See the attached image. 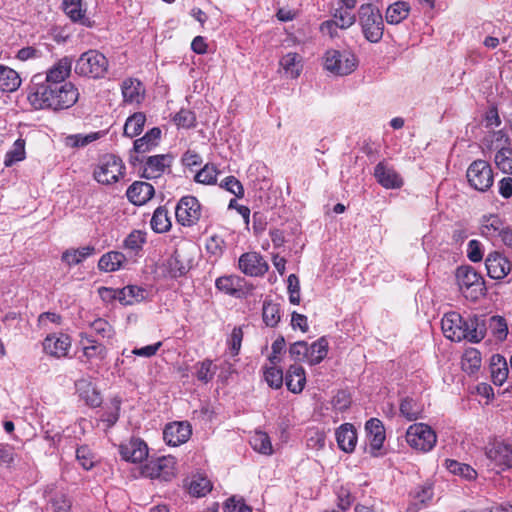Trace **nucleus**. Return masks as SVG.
I'll return each mask as SVG.
<instances>
[{
    "label": "nucleus",
    "instance_id": "nucleus-8",
    "mask_svg": "<svg viewBox=\"0 0 512 512\" xmlns=\"http://www.w3.org/2000/svg\"><path fill=\"white\" fill-rule=\"evenodd\" d=\"M195 250L193 244L178 247L164 264L167 274L172 278L184 276L192 268V254Z\"/></svg>",
    "mask_w": 512,
    "mask_h": 512
},
{
    "label": "nucleus",
    "instance_id": "nucleus-43",
    "mask_svg": "<svg viewBox=\"0 0 512 512\" xmlns=\"http://www.w3.org/2000/svg\"><path fill=\"white\" fill-rule=\"evenodd\" d=\"M446 468L454 475H459L466 480H474L477 477V472L471 466L460 463L456 460L447 459L445 461Z\"/></svg>",
    "mask_w": 512,
    "mask_h": 512
},
{
    "label": "nucleus",
    "instance_id": "nucleus-56",
    "mask_svg": "<svg viewBox=\"0 0 512 512\" xmlns=\"http://www.w3.org/2000/svg\"><path fill=\"white\" fill-rule=\"evenodd\" d=\"M325 433L319 429H310L307 432V447L314 450H320L325 446Z\"/></svg>",
    "mask_w": 512,
    "mask_h": 512
},
{
    "label": "nucleus",
    "instance_id": "nucleus-33",
    "mask_svg": "<svg viewBox=\"0 0 512 512\" xmlns=\"http://www.w3.org/2000/svg\"><path fill=\"white\" fill-rule=\"evenodd\" d=\"M490 373L495 385L501 386L506 381L509 374V368L506 359L502 355L495 354L491 357Z\"/></svg>",
    "mask_w": 512,
    "mask_h": 512
},
{
    "label": "nucleus",
    "instance_id": "nucleus-39",
    "mask_svg": "<svg viewBox=\"0 0 512 512\" xmlns=\"http://www.w3.org/2000/svg\"><path fill=\"white\" fill-rule=\"evenodd\" d=\"M160 137L161 130L158 127H154L149 130L143 137L135 140L134 150L137 153H145L157 145Z\"/></svg>",
    "mask_w": 512,
    "mask_h": 512
},
{
    "label": "nucleus",
    "instance_id": "nucleus-62",
    "mask_svg": "<svg viewBox=\"0 0 512 512\" xmlns=\"http://www.w3.org/2000/svg\"><path fill=\"white\" fill-rule=\"evenodd\" d=\"M53 512H69L72 506L71 500L64 494H57L50 500Z\"/></svg>",
    "mask_w": 512,
    "mask_h": 512
},
{
    "label": "nucleus",
    "instance_id": "nucleus-28",
    "mask_svg": "<svg viewBox=\"0 0 512 512\" xmlns=\"http://www.w3.org/2000/svg\"><path fill=\"white\" fill-rule=\"evenodd\" d=\"M483 144L490 151H504L511 147V139L505 129L489 132L484 140Z\"/></svg>",
    "mask_w": 512,
    "mask_h": 512
},
{
    "label": "nucleus",
    "instance_id": "nucleus-2",
    "mask_svg": "<svg viewBox=\"0 0 512 512\" xmlns=\"http://www.w3.org/2000/svg\"><path fill=\"white\" fill-rule=\"evenodd\" d=\"M441 327L445 337L455 342L468 340L476 343L485 336V330L480 327L476 317L463 319L457 312L446 313L442 318Z\"/></svg>",
    "mask_w": 512,
    "mask_h": 512
},
{
    "label": "nucleus",
    "instance_id": "nucleus-59",
    "mask_svg": "<svg viewBox=\"0 0 512 512\" xmlns=\"http://www.w3.org/2000/svg\"><path fill=\"white\" fill-rule=\"evenodd\" d=\"M220 187L234 194L238 198H242L244 196L243 185L234 176H228L222 180Z\"/></svg>",
    "mask_w": 512,
    "mask_h": 512
},
{
    "label": "nucleus",
    "instance_id": "nucleus-53",
    "mask_svg": "<svg viewBox=\"0 0 512 512\" xmlns=\"http://www.w3.org/2000/svg\"><path fill=\"white\" fill-rule=\"evenodd\" d=\"M219 171L213 164H206L196 175L195 181L201 184L211 185L217 181Z\"/></svg>",
    "mask_w": 512,
    "mask_h": 512
},
{
    "label": "nucleus",
    "instance_id": "nucleus-17",
    "mask_svg": "<svg viewBox=\"0 0 512 512\" xmlns=\"http://www.w3.org/2000/svg\"><path fill=\"white\" fill-rule=\"evenodd\" d=\"M485 267L490 278L502 280L511 272L512 264L503 253L492 251L485 259Z\"/></svg>",
    "mask_w": 512,
    "mask_h": 512
},
{
    "label": "nucleus",
    "instance_id": "nucleus-52",
    "mask_svg": "<svg viewBox=\"0 0 512 512\" xmlns=\"http://www.w3.org/2000/svg\"><path fill=\"white\" fill-rule=\"evenodd\" d=\"M89 327L102 339H111L114 336L113 327L103 318H97L90 322Z\"/></svg>",
    "mask_w": 512,
    "mask_h": 512
},
{
    "label": "nucleus",
    "instance_id": "nucleus-6",
    "mask_svg": "<svg viewBox=\"0 0 512 512\" xmlns=\"http://www.w3.org/2000/svg\"><path fill=\"white\" fill-rule=\"evenodd\" d=\"M408 445L420 452L431 451L437 443L435 431L425 423H414L410 425L405 435Z\"/></svg>",
    "mask_w": 512,
    "mask_h": 512
},
{
    "label": "nucleus",
    "instance_id": "nucleus-22",
    "mask_svg": "<svg viewBox=\"0 0 512 512\" xmlns=\"http://www.w3.org/2000/svg\"><path fill=\"white\" fill-rule=\"evenodd\" d=\"M119 452L125 461L133 463L142 462L148 456L146 443L139 438H132L119 447Z\"/></svg>",
    "mask_w": 512,
    "mask_h": 512
},
{
    "label": "nucleus",
    "instance_id": "nucleus-7",
    "mask_svg": "<svg viewBox=\"0 0 512 512\" xmlns=\"http://www.w3.org/2000/svg\"><path fill=\"white\" fill-rule=\"evenodd\" d=\"M466 177L469 185L479 192L488 191L494 183L492 167L482 159H477L469 165Z\"/></svg>",
    "mask_w": 512,
    "mask_h": 512
},
{
    "label": "nucleus",
    "instance_id": "nucleus-50",
    "mask_svg": "<svg viewBox=\"0 0 512 512\" xmlns=\"http://www.w3.org/2000/svg\"><path fill=\"white\" fill-rule=\"evenodd\" d=\"M196 377L203 383L211 381L216 373V366L209 359H205L202 362L196 364Z\"/></svg>",
    "mask_w": 512,
    "mask_h": 512
},
{
    "label": "nucleus",
    "instance_id": "nucleus-58",
    "mask_svg": "<svg viewBox=\"0 0 512 512\" xmlns=\"http://www.w3.org/2000/svg\"><path fill=\"white\" fill-rule=\"evenodd\" d=\"M289 355L294 361H305L308 363V344L305 341H298L290 345Z\"/></svg>",
    "mask_w": 512,
    "mask_h": 512
},
{
    "label": "nucleus",
    "instance_id": "nucleus-64",
    "mask_svg": "<svg viewBox=\"0 0 512 512\" xmlns=\"http://www.w3.org/2000/svg\"><path fill=\"white\" fill-rule=\"evenodd\" d=\"M243 339V332L240 327H235L230 335L228 340L229 348L232 355H237L241 348V343Z\"/></svg>",
    "mask_w": 512,
    "mask_h": 512
},
{
    "label": "nucleus",
    "instance_id": "nucleus-47",
    "mask_svg": "<svg viewBox=\"0 0 512 512\" xmlns=\"http://www.w3.org/2000/svg\"><path fill=\"white\" fill-rule=\"evenodd\" d=\"M462 369L472 374L477 371L481 366V355L480 352L474 348L465 351L462 357Z\"/></svg>",
    "mask_w": 512,
    "mask_h": 512
},
{
    "label": "nucleus",
    "instance_id": "nucleus-46",
    "mask_svg": "<svg viewBox=\"0 0 512 512\" xmlns=\"http://www.w3.org/2000/svg\"><path fill=\"white\" fill-rule=\"evenodd\" d=\"M250 444L255 451L261 454L271 455L273 453L270 437L265 432L256 431L251 437Z\"/></svg>",
    "mask_w": 512,
    "mask_h": 512
},
{
    "label": "nucleus",
    "instance_id": "nucleus-35",
    "mask_svg": "<svg viewBox=\"0 0 512 512\" xmlns=\"http://www.w3.org/2000/svg\"><path fill=\"white\" fill-rule=\"evenodd\" d=\"M21 84V79L18 73L5 66H0V91L1 92H14Z\"/></svg>",
    "mask_w": 512,
    "mask_h": 512
},
{
    "label": "nucleus",
    "instance_id": "nucleus-55",
    "mask_svg": "<svg viewBox=\"0 0 512 512\" xmlns=\"http://www.w3.org/2000/svg\"><path fill=\"white\" fill-rule=\"evenodd\" d=\"M173 120L178 127L189 129L195 126L196 116L194 112L188 109H181Z\"/></svg>",
    "mask_w": 512,
    "mask_h": 512
},
{
    "label": "nucleus",
    "instance_id": "nucleus-48",
    "mask_svg": "<svg viewBox=\"0 0 512 512\" xmlns=\"http://www.w3.org/2000/svg\"><path fill=\"white\" fill-rule=\"evenodd\" d=\"M63 9L72 21L85 22V15L81 8V0H63Z\"/></svg>",
    "mask_w": 512,
    "mask_h": 512
},
{
    "label": "nucleus",
    "instance_id": "nucleus-41",
    "mask_svg": "<svg viewBox=\"0 0 512 512\" xmlns=\"http://www.w3.org/2000/svg\"><path fill=\"white\" fill-rule=\"evenodd\" d=\"M146 117L143 113L137 112L127 118L124 125V135L133 138L139 135L144 127Z\"/></svg>",
    "mask_w": 512,
    "mask_h": 512
},
{
    "label": "nucleus",
    "instance_id": "nucleus-49",
    "mask_svg": "<svg viewBox=\"0 0 512 512\" xmlns=\"http://www.w3.org/2000/svg\"><path fill=\"white\" fill-rule=\"evenodd\" d=\"M146 242V233L142 230L132 231L124 241L125 249L137 254L142 249L143 244Z\"/></svg>",
    "mask_w": 512,
    "mask_h": 512
},
{
    "label": "nucleus",
    "instance_id": "nucleus-63",
    "mask_svg": "<svg viewBox=\"0 0 512 512\" xmlns=\"http://www.w3.org/2000/svg\"><path fill=\"white\" fill-rule=\"evenodd\" d=\"M482 245L478 240H470L467 245V256L470 261L476 263L483 258Z\"/></svg>",
    "mask_w": 512,
    "mask_h": 512
},
{
    "label": "nucleus",
    "instance_id": "nucleus-37",
    "mask_svg": "<svg viewBox=\"0 0 512 512\" xmlns=\"http://www.w3.org/2000/svg\"><path fill=\"white\" fill-rule=\"evenodd\" d=\"M119 294L120 303L123 305H134L147 297V291L135 285H128L120 289Z\"/></svg>",
    "mask_w": 512,
    "mask_h": 512
},
{
    "label": "nucleus",
    "instance_id": "nucleus-3",
    "mask_svg": "<svg viewBox=\"0 0 512 512\" xmlns=\"http://www.w3.org/2000/svg\"><path fill=\"white\" fill-rule=\"evenodd\" d=\"M456 280L459 290L470 301L475 302L486 294L484 278L471 266L458 267Z\"/></svg>",
    "mask_w": 512,
    "mask_h": 512
},
{
    "label": "nucleus",
    "instance_id": "nucleus-42",
    "mask_svg": "<svg viewBox=\"0 0 512 512\" xmlns=\"http://www.w3.org/2000/svg\"><path fill=\"white\" fill-rule=\"evenodd\" d=\"M352 10L340 5L332 12V19L340 29L346 30L356 22V16L352 13Z\"/></svg>",
    "mask_w": 512,
    "mask_h": 512
},
{
    "label": "nucleus",
    "instance_id": "nucleus-38",
    "mask_svg": "<svg viewBox=\"0 0 512 512\" xmlns=\"http://www.w3.org/2000/svg\"><path fill=\"white\" fill-rule=\"evenodd\" d=\"M400 413L408 421H415L422 417L423 405L413 398L406 397L400 403Z\"/></svg>",
    "mask_w": 512,
    "mask_h": 512
},
{
    "label": "nucleus",
    "instance_id": "nucleus-30",
    "mask_svg": "<svg viewBox=\"0 0 512 512\" xmlns=\"http://www.w3.org/2000/svg\"><path fill=\"white\" fill-rule=\"evenodd\" d=\"M122 96L125 103L139 104L144 98V88L136 79H126L121 85Z\"/></svg>",
    "mask_w": 512,
    "mask_h": 512
},
{
    "label": "nucleus",
    "instance_id": "nucleus-51",
    "mask_svg": "<svg viewBox=\"0 0 512 512\" xmlns=\"http://www.w3.org/2000/svg\"><path fill=\"white\" fill-rule=\"evenodd\" d=\"M494 163L502 173L512 175V148L495 153Z\"/></svg>",
    "mask_w": 512,
    "mask_h": 512
},
{
    "label": "nucleus",
    "instance_id": "nucleus-45",
    "mask_svg": "<svg viewBox=\"0 0 512 512\" xmlns=\"http://www.w3.org/2000/svg\"><path fill=\"white\" fill-rule=\"evenodd\" d=\"M25 140L22 138L17 139L12 145L11 149L6 153L4 159L5 167H11L15 163L25 159Z\"/></svg>",
    "mask_w": 512,
    "mask_h": 512
},
{
    "label": "nucleus",
    "instance_id": "nucleus-19",
    "mask_svg": "<svg viewBox=\"0 0 512 512\" xmlns=\"http://www.w3.org/2000/svg\"><path fill=\"white\" fill-rule=\"evenodd\" d=\"M191 434L192 428L188 422H172L165 426L163 438L169 446L176 447L187 442Z\"/></svg>",
    "mask_w": 512,
    "mask_h": 512
},
{
    "label": "nucleus",
    "instance_id": "nucleus-26",
    "mask_svg": "<svg viewBox=\"0 0 512 512\" xmlns=\"http://www.w3.org/2000/svg\"><path fill=\"white\" fill-rule=\"evenodd\" d=\"M336 441L338 447L346 452L351 453L354 451L357 443V433L354 426L350 423L342 424L336 430Z\"/></svg>",
    "mask_w": 512,
    "mask_h": 512
},
{
    "label": "nucleus",
    "instance_id": "nucleus-23",
    "mask_svg": "<svg viewBox=\"0 0 512 512\" xmlns=\"http://www.w3.org/2000/svg\"><path fill=\"white\" fill-rule=\"evenodd\" d=\"M374 176L379 184L386 189H398L403 185L401 176L384 163H378L374 170Z\"/></svg>",
    "mask_w": 512,
    "mask_h": 512
},
{
    "label": "nucleus",
    "instance_id": "nucleus-20",
    "mask_svg": "<svg viewBox=\"0 0 512 512\" xmlns=\"http://www.w3.org/2000/svg\"><path fill=\"white\" fill-rule=\"evenodd\" d=\"M240 270L252 277L262 276L268 271V264L263 257L256 252H248L239 258Z\"/></svg>",
    "mask_w": 512,
    "mask_h": 512
},
{
    "label": "nucleus",
    "instance_id": "nucleus-13",
    "mask_svg": "<svg viewBox=\"0 0 512 512\" xmlns=\"http://www.w3.org/2000/svg\"><path fill=\"white\" fill-rule=\"evenodd\" d=\"M487 458L494 464L493 469L500 471L512 468V446L495 440L486 447Z\"/></svg>",
    "mask_w": 512,
    "mask_h": 512
},
{
    "label": "nucleus",
    "instance_id": "nucleus-11",
    "mask_svg": "<svg viewBox=\"0 0 512 512\" xmlns=\"http://www.w3.org/2000/svg\"><path fill=\"white\" fill-rule=\"evenodd\" d=\"M175 458L163 456L147 462L141 469L143 476L160 481H171L175 475Z\"/></svg>",
    "mask_w": 512,
    "mask_h": 512
},
{
    "label": "nucleus",
    "instance_id": "nucleus-61",
    "mask_svg": "<svg viewBox=\"0 0 512 512\" xmlns=\"http://www.w3.org/2000/svg\"><path fill=\"white\" fill-rule=\"evenodd\" d=\"M76 459L85 470L94 466V456L87 446H81L76 450Z\"/></svg>",
    "mask_w": 512,
    "mask_h": 512
},
{
    "label": "nucleus",
    "instance_id": "nucleus-40",
    "mask_svg": "<svg viewBox=\"0 0 512 512\" xmlns=\"http://www.w3.org/2000/svg\"><path fill=\"white\" fill-rule=\"evenodd\" d=\"M328 353V341L325 337L319 338L308 346V363L310 365L319 364Z\"/></svg>",
    "mask_w": 512,
    "mask_h": 512
},
{
    "label": "nucleus",
    "instance_id": "nucleus-27",
    "mask_svg": "<svg viewBox=\"0 0 512 512\" xmlns=\"http://www.w3.org/2000/svg\"><path fill=\"white\" fill-rule=\"evenodd\" d=\"M79 397L91 407H99L102 397L95 385L87 379H80L75 384Z\"/></svg>",
    "mask_w": 512,
    "mask_h": 512
},
{
    "label": "nucleus",
    "instance_id": "nucleus-10",
    "mask_svg": "<svg viewBox=\"0 0 512 512\" xmlns=\"http://www.w3.org/2000/svg\"><path fill=\"white\" fill-rule=\"evenodd\" d=\"M357 66L356 56L349 51L328 50L324 56V68L338 76L352 73Z\"/></svg>",
    "mask_w": 512,
    "mask_h": 512
},
{
    "label": "nucleus",
    "instance_id": "nucleus-1",
    "mask_svg": "<svg viewBox=\"0 0 512 512\" xmlns=\"http://www.w3.org/2000/svg\"><path fill=\"white\" fill-rule=\"evenodd\" d=\"M78 98V89L71 82L52 86H37L28 96L34 108L53 110L67 109L73 106Z\"/></svg>",
    "mask_w": 512,
    "mask_h": 512
},
{
    "label": "nucleus",
    "instance_id": "nucleus-4",
    "mask_svg": "<svg viewBox=\"0 0 512 512\" xmlns=\"http://www.w3.org/2000/svg\"><path fill=\"white\" fill-rule=\"evenodd\" d=\"M358 20L365 39L371 43L380 42L384 23L379 9L372 4H362L358 9Z\"/></svg>",
    "mask_w": 512,
    "mask_h": 512
},
{
    "label": "nucleus",
    "instance_id": "nucleus-15",
    "mask_svg": "<svg viewBox=\"0 0 512 512\" xmlns=\"http://www.w3.org/2000/svg\"><path fill=\"white\" fill-rule=\"evenodd\" d=\"M43 351L54 358L60 359L69 356L72 343L67 334H50L43 340Z\"/></svg>",
    "mask_w": 512,
    "mask_h": 512
},
{
    "label": "nucleus",
    "instance_id": "nucleus-57",
    "mask_svg": "<svg viewBox=\"0 0 512 512\" xmlns=\"http://www.w3.org/2000/svg\"><path fill=\"white\" fill-rule=\"evenodd\" d=\"M264 377L271 388L279 389L283 384V371L275 365L265 370Z\"/></svg>",
    "mask_w": 512,
    "mask_h": 512
},
{
    "label": "nucleus",
    "instance_id": "nucleus-12",
    "mask_svg": "<svg viewBox=\"0 0 512 512\" xmlns=\"http://www.w3.org/2000/svg\"><path fill=\"white\" fill-rule=\"evenodd\" d=\"M71 69L72 59L69 57H63L47 70L44 82L38 81L41 78L40 75H35L33 77L34 87L63 84L65 83L66 78L70 76Z\"/></svg>",
    "mask_w": 512,
    "mask_h": 512
},
{
    "label": "nucleus",
    "instance_id": "nucleus-31",
    "mask_svg": "<svg viewBox=\"0 0 512 512\" xmlns=\"http://www.w3.org/2000/svg\"><path fill=\"white\" fill-rule=\"evenodd\" d=\"M279 66L285 77L295 79L302 71V58L297 53H287L280 59Z\"/></svg>",
    "mask_w": 512,
    "mask_h": 512
},
{
    "label": "nucleus",
    "instance_id": "nucleus-36",
    "mask_svg": "<svg viewBox=\"0 0 512 512\" xmlns=\"http://www.w3.org/2000/svg\"><path fill=\"white\" fill-rule=\"evenodd\" d=\"M95 253V247L88 245L78 249H68L62 253L61 260L68 266L81 263L87 257Z\"/></svg>",
    "mask_w": 512,
    "mask_h": 512
},
{
    "label": "nucleus",
    "instance_id": "nucleus-14",
    "mask_svg": "<svg viewBox=\"0 0 512 512\" xmlns=\"http://www.w3.org/2000/svg\"><path fill=\"white\" fill-rule=\"evenodd\" d=\"M175 216L179 224H196L201 220V204L194 196H184L175 207Z\"/></svg>",
    "mask_w": 512,
    "mask_h": 512
},
{
    "label": "nucleus",
    "instance_id": "nucleus-16",
    "mask_svg": "<svg viewBox=\"0 0 512 512\" xmlns=\"http://www.w3.org/2000/svg\"><path fill=\"white\" fill-rule=\"evenodd\" d=\"M216 288L230 296L236 298L243 297L252 290V285H248L244 278L238 275H225L218 277L215 281Z\"/></svg>",
    "mask_w": 512,
    "mask_h": 512
},
{
    "label": "nucleus",
    "instance_id": "nucleus-54",
    "mask_svg": "<svg viewBox=\"0 0 512 512\" xmlns=\"http://www.w3.org/2000/svg\"><path fill=\"white\" fill-rule=\"evenodd\" d=\"M212 489L211 483L207 478L199 477L190 483L189 493L196 497L205 496Z\"/></svg>",
    "mask_w": 512,
    "mask_h": 512
},
{
    "label": "nucleus",
    "instance_id": "nucleus-21",
    "mask_svg": "<svg viewBox=\"0 0 512 512\" xmlns=\"http://www.w3.org/2000/svg\"><path fill=\"white\" fill-rule=\"evenodd\" d=\"M365 430L369 441V453L378 456L386 437L384 425L379 419L371 418L366 422Z\"/></svg>",
    "mask_w": 512,
    "mask_h": 512
},
{
    "label": "nucleus",
    "instance_id": "nucleus-34",
    "mask_svg": "<svg viewBox=\"0 0 512 512\" xmlns=\"http://www.w3.org/2000/svg\"><path fill=\"white\" fill-rule=\"evenodd\" d=\"M410 13V5L405 1H397L389 5L385 12L388 24L396 25L405 20Z\"/></svg>",
    "mask_w": 512,
    "mask_h": 512
},
{
    "label": "nucleus",
    "instance_id": "nucleus-32",
    "mask_svg": "<svg viewBox=\"0 0 512 512\" xmlns=\"http://www.w3.org/2000/svg\"><path fill=\"white\" fill-rule=\"evenodd\" d=\"M286 386L292 393H300L306 382L304 368L298 364L291 365L286 374Z\"/></svg>",
    "mask_w": 512,
    "mask_h": 512
},
{
    "label": "nucleus",
    "instance_id": "nucleus-24",
    "mask_svg": "<svg viewBox=\"0 0 512 512\" xmlns=\"http://www.w3.org/2000/svg\"><path fill=\"white\" fill-rule=\"evenodd\" d=\"M170 163L171 158L168 155L150 156L143 166L142 175L147 179L159 178L170 167Z\"/></svg>",
    "mask_w": 512,
    "mask_h": 512
},
{
    "label": "nucleus",
    "instance_id": "nucleus-5",
    "mask_svg": "<svg viewBox=\"0 0 512 512\" xmlns=\"http://www.w3.org/2000/svg\"><path fill=\"white\" fill-rule=\"evenodd\" d=\"M74 71L83 77L100 79L108 71V60L99 51L88 50L82 53L76 60Z\"/></svg>",
    "mask_w": 512,
    "mask_h": 512
},
{
    "label": "nucleus",
    "instance_id": "nucleus-25",
    "mask_svg": "<svg viewBox=\"0 0 512 512\" xmlns=\"http://www.w3.org/2000/svg\"><path fill=\"white\" fill-rule=\"evenodd\" d=\"M126 195L133 204L143 205L154 195V187L147 182L136 181L129 186Z\"/></svg>",
    "mask_w": 512,
    "mask_h": 512
},
{
    "label": "nucleus",
    "instance_id": "nucleus-44",
    "mask_svg": "<svg viewBox=\"0 0 512 512\" xmlns=\"http://www.w3.org/2000/svg\"><path fill=\"white\" fill-rule=\"evenodd\" d=\"M264 323L269 327H275L280 321V305L271 300H265L262 308Z\"/></svg>",
    "mask_w": 512,
    "mask_h": 512
},
{
    "label": "nucleus",
    "instance_id": "nucleus-29",
    "mask_svg": "<svg viewBox=\"0 0 512 512\" xmlns=\"http://www.w3.org/2000/svg\"><path fill=\"white\" fill-rule=\"evenodd\" d=\"M127 257L119 251H110L101 256L98 262V268L103 272H114L125 268Z\"/></svg>",
    "mask_w": 512,
    "mask_h": 512
},
{
    "label": "nucleus",
    "instance_id": "nucleus-9",
    "mask_svg": "<svg viewBox=\"0 0 512 512\" xmlns=\"http://www.w3.org/2000/svg\"><path fill=\"white\" fill-rule=\"evenodd\" d=\"M123 174L124 165L122 160L112 154H107L101 157L94 169L95 180L105 185L117 182Z\"/></svg>",
    "mask_w": 512,
    "mask_h": 512
},
{
    "label": "nucleus",
    "instance_id": "nucleus-60",
    "mask_svg": "<svg viewBox=\"0 0 512 512\" xmlns=\"http://www.w3.org/2000/svg\"><path fill=\"white\" fill-rule=\"evenodd\" d=\"M224 512H252V508L242 498L232 496L226 500Z\"/></svg>",
    "mask_w": 512,
    "mask_h": 512
},
{
    "label": "nucleus",
    "instance_id": "nucleus-18",
    "mask_svg": "<svg viewBox=\"0 0 512 512\" xmlns=\"http://www.w3.org/2000/svg\"><path fill=\"white\" fill-rule=\"evenodd\" d=\"M80 344L82 347V357L80 361L83 363L91 362L93 360H103L107 356V348L96 341L91 335L86 332H81Z\"/></svg>",
    "mask_w": 512,
    "mask_h": 512
}]
</instances>
